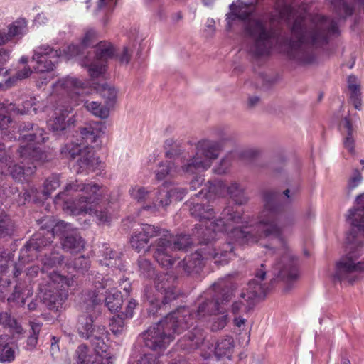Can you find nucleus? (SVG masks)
Returning <instances> with one entry per match:
<instances>
[{"label":"nucleus","mask_w":364,"mask_h":364,"mask_svg":"<svg viewBox=\"0 0 364 364\" xmlns=\"http://www.w3.org/2000/svg\"><path fill=\"white\" fill-rule=\"evenodd\" d=\"M235 4V10L245 23V31L250 41L247 51L255 57H264L277 48L299 64H310L314 55L307 44L322 46L332 36L339 34L336 20L307 11V5L302 4L297 9L293 4L278 0L279 18L291 25V37L284 38L278 34L272 23L264 17H251L254 9L241 0Z\"/></svg>","instance_id":"obj_1"},{"label":"nucleus","mask_w":364,"mask_h":364,"mask_svg":"<svg viewBox=\"0 0 364 364\" xmlns=\"http://www.w3.org/2000/svg\"><path fill=\"white\" fill-rule=\"evenodd\" d=\"M289 192V189L284 191L282 195L274 191L265 192L264 209L259 215L257 223L245 228L236 226L243 223L242 213L233 206L225 207L221 218L213 220L215 212L210 205L205 207L202 203L191 202L190 213L200 223L196 225L193 235L201 243L208 244L227 234L230 240L240 244L259 242L271 254L274 251L270 245L275 242L284 252H287V245L282 237V230L278 220L280 213L291 202Z\"/></svg>","instance_id":"obj_2"},{"label":"nucleus","mask_w":364,"mask_h":364,"mask_svg":"<svg viewBox=\"0 0 364 364\" xmlns=\"http://www.w3.org/2000/svg\"><path fill=\"white\" fill-rule=\"evenodd\" d=\"M70 224L58 222L51 230L41 227L39 231L20 250L19 262L14 264L13 274L17 277L23 271L24 264L38 257L39 253L50 246L55 235H62V247L70 253H77L83 250L85 241L77 230H72Z\"/></svg>","instance_id":"obj_3"},{"label":"nucleus","mask_w":364,"mask_h":364,"mask_svg":"<svg viewBox=\"0 0 364 364\" xmlns=\"http://www.w3.org/2000/svg\"><path fill=\"white\" fill-rule=\"evenodd\" d=\"M108 188L95 182L82 183L78 180L68 183L64 191L59 193L54 199L58 204L64 202L63 209L73 215L92 213V207L98 200L107 199Z\"/></svg>","instance_id":"obj_4"},{"label":"nucleus","mask_w":364,"mask_h":364,"mask_svg":"<svg viewBox=\"0 0 364 364\" xmlns=\"http://www.w3.org/2000/svg\"><path fill=\"white\" fill-rule=\"evenodd\" d=\"M188 317L191 319L190 311L188 309H181L173 311L163 318L154 326L149 327L141 333L144 346L156 352L164 351L174 339L175 334L181 333L188 328L189 320L181 323V317Z\"/></svg>","instance_id":"obj_5"},{"label":"nucleus","mask_w":364,"mask_h":364,"mask_svg":"<svg viewBox=\"0 0 364 364\" xmlns=\"http://www.w3.org/2000/svg\"><path fill=\"white\" fill-rule=\"evenodd\" d=\"M234 288L232 285L225 279H220L213 285V287L202 296L198 301V306L196 311L193 312L188 307L183 306L181 309H188L191 315V319H189L188 327L193 325L196 320H200L207 316L215 314L220 311V304L228 302L233 296ZM180 323H183L188 317H181Z\"/></svg>","instance_id":"obj_6"},{"label":"nucleus","mask_w":364,"mask_h":364,"mask_svg":"<svg viewBox=\"0 0 364 364\" xmlns=\"http://www.w3.org/2000/svg\"><path fill=\"white\" fill-rule=\"evenodd\" d=\"M34 124H28L21 130L19 140L21 144L18 149L19 157L22 162L33 164L34 162L44 163L52 159L51 151H43L37 144L45 143L48 140L43 129L38 127H34Z\"/></svg>","instance_id":"obj_7"},{"label":"nucleus","mask_w":364,"mask_h":364,"mask_svg":"<svg viewBox=\"0 0 364 364\" xmlns=\"http://www.w3.org/2000/svg\"><path fill=\"white\" fill-rule=\"evenodd\" d=\"M198 242L204 245L205 247L186 257L181 262V266L186 272L188 274L199 272L204 265V259L209 258H213L215 263L221 265L228 263L230 259V255L233 250V246L230 242L223 244V249L216 247L213 242L206 244L201 243L198 240Z\"/></svg>","instance_id":"obj_8"},{"label":"nucleus","mask_w":364,"mask_h":364,"mask_svg":"<svg viewBox=\"0 0 364 364\" xmlns=\"http://www.w3.org/2000/svg\"><path fill=\"white\" fill-rule=\"evenodd\" d=\"M221 151V143L208 139L200 140L196 144L195 154L183 161L182 170L190 174L206 171L213 161L219 156Z\"/></svg>","instance_id":"obj_9"},{"label":"nucleus","mask_w":364,"mask_h":364,"mask_svg":"<svg viewBox=\"0 0 364 364\" xmlns=\"http://www.w3.org/2000/svg\"><path fill=\"white\" fill-rule=\"evenodd\" d=\"M166 232L168 235L161 236L155 241L154 257L162 267H169L176 261V257L172 255V252L186 250L192 245L193 241L189 235L173 236L168 230Z\"/></svg>","instance_id":"obj_10"},{"label":"nucleus","mask_w":364,"mask_h":364,"mask_svg":"<svg viewBox=\"0 0 364 364\" xmlns=\"http://www.w3.org/2000/svg\"><path fill=\"white\" fill-rule=\"evenodd\" d=\"M48 277L47 284L41 287L42 301L49 309L58 311L68 299V279L55 271Z\"/></svg>","instance_id":"obj_11"},{"label":"nucleus","mask_w":364,"mask_h":364,"mask_svg":"<svg viewBox=\"0 0 364 364\" xmlns=\"http://www.w3.org/2000/svg\"><path fill=\"white\" fill-rule=\"evenodd\" d=\"M77 330L79 336L89 341L95 352L109 351V332L103 325L95 324L92 316L81 315L78 318Z\"/></svg>","instance_id":"obj_12"},{"label":"nucleus","mask_w":364,"mask_h":364,"mask_svg":"<svg viewBox=\"0 0 364 364\" xmlns=\"http://www.w3.org/2000/svg\"><path fill=\"white\" fill-rule=\"evenodd\" d=\"M266 274L264 264H262L255 272V279L250 281L247 287L240 293V300L232 304L231 311L233 314H237L240 311H250L254 306L255 299L265 296L267 288L261 282L264 279Z\"/></svg>","instance_id":"obj_13"},{"label":"nucleus","mask_w":364,"mask_h":364,"mask_svg":"<svg viewBox=\"0 0 364 364\" xmlns=\"http://www.w3.org/2000/svg\"><path fill=\"white\" fill-rule=\"evenodd\" d=\"M176 277L165 273H160L157 275L155 280L156 289L158 291L156 296H151L149 295V290H145V296L147 301L151 305L160 306L161 304L166 305L172 300L176 299L179 291L176 286Z\"/></svg>","instance_id":"obj_14"},{"label":"nucleus","mask_w":364,"mask_h":364,"mask_svg":"<svg viewBox=\"0 0 364 364\" xmlns=\"http://www.w3.org/2000/svg\"><path fill=\"white\" fill-rule=\"evenodd\" d=\"M360 256L356 252L350 251L342 257L336 262L334 279L341 282H353L357 279L358 273L364 272V260L358 261Z\"/></svg>","instance_id":"obj_15"},{"label":"nucleus","mask_w":364,"mask_h":364,"mask_svg":"<svg viewBox=\"0 0 364 364\" xmlns=\"http://www.w3.org/2000/svg\"><path fill=\"white\" fill-rule=\"evenodd\" d=\"M208 183H210L208 189L205 191L203 188L198 194H196V198L201 197L210 200L213 195L224 196L227 193L235 204L243 205L248 200L244 188L235 181L232 182L229 186H226L222 181L215 183L209 181Z\"/></svg>","instance_id":"obj_16"},{"label":"nucleus","mask_w":364,"mask_h":364,"mask_svg":"<svg viewBox=\"0 0 364 364\" xmlns=\"http://www.w3.org/2000/svg\"><path fill=\"white\" fill-rule=\"evenodd\" d=\"M60 56V50L47 44L41 45L33 50V69L36 73H49L54 70Z\"/></svg>","instance_id":"obj_17"},{"label":"nucleus","mask_w":364,"mask_h":364,"mask_svg":"<svg viewBox=\"0 0 364 364\" xmlns=\"http://www.w3.org/2000/svg\"><path fill=\"white\" fill-rule=\"evenodd\" d=\"M113 55L112 45L106 41H101L97 45L95 59L90 63L84 61L82 65L88 68V73L92 78H97L105 73L107 61Z\"/></svg>","instance_id":"obj_18"},{"label":"nucleus","mask_w":364,"mask_h":364,"mask_svg":"<svg viewBox=\"0 0 364 364\" xmlns=\"http://www.w3.org/2000/svg\"><path fill=\"white\" fill-rule=\"evenodd\" d=\"M168 235L166 229L161 228L149 224H142L141 230L136 231L130 238L132 247L137 252L149 251V245L151 238Z\"/></svg>","instance_id":"obj_19"},{"label":"nucleus","mask_w":364,"mask_h":364,"mask_svg":"<svg viewBox=\"0 0 364 364\" xmlns=\"http://www.w3.org/2000/svg\"><path fill=\"white\" fill-rule=\"evenodd\" d=\"M10 157L6 154L5 146L0 143V176L9 173L16 181L23 182L33 175L36 171L34 165L24 168L18 164H13Z\"/></svg>","instance_id":"obj_20"},{"label":"nucleus","mask_w":364,"mask_h":364,"mask_svg":"<svg viewBox=\"0 0 364 364\" xmlns=\"http://www.w3.org/2000/svg\"><path fill=\"white\" fill-rule=\"evenodd\" d=\"M186 193V190L182 188L173 187L168 189L164 183L159 189L151 204L145 205L144 209L153 212L157 211L160 208L168 206L171 203V198L177 201L181 200Z\"/></svg>","instance_id":"obj_21"},{"label":"nucleus","mask_w":364,"mask_h":364,"mask_svg":"<svg viewBox=\"0 0 364 364\" xmlns=\"http://www.w3.org/2000/svg\"><path fill=\"white\" fill-rule=\"evenodd\" d=\"M72 112L73 107L70 105H63L57 108L53 117L48 122L50 130L58 135L73 125L75 119L74 115H70Z\"/></svg>","instance_id":"obj_22"},{"label":"nucleus","mask_w":364,"mask_h":364,"mask_svg":"<svg viewBox=\"0 0 364 364\" xmlns=\"http://www.w3.org/2000/svg\"><path fill=\"white\" fill-rule=\"evenodd\" d=\"M76 364H112L113 356L109 351L105 353L95 352L90 353L88 347L82 344L80 345L76 351Z\"/></svg>","instance_id":"obj_23"},{"label":"nucleus","mask_w":364,"mask_h":364,"mask_svg":"<svg viewBox=\"0 0 364 364\" xmlns=\"http://www.w3.org/2000/svg\"><path fill=\"white\" fill-rule=\"evenodd\" d=\"M84 84L78 79L68 76L53 84V92L60 95H66L73 98L75 95H80V90L84 87Z\"/></svg>","instance_id":"obj_24"},{"label":"nucleus","mask_w":364,"mask_h":364,"mask_svg":"<svg viewBox=\"0 0 364 364\" xmlns=\"http://www.w3.org/2000/svg\"><path fill=\"white\" fill-rule=\"evenodd\" d=\"M26 33L27 23L26 20L17 19L7 26L6 31L0 29V46L12 41L14 38H22Z\"/></svg>","instance_id":"obj_25"},{"label":"nucleus","mask_w":364,"mask_h":364,"mask_svg":"<svg viewBox=\"0 0 364 364\" xmlns=\"http://www.w3.org/2000/svg\"><path fill=\"white\" fill-rule=\"evenodd\" d=\"M186 158H181L177 156L174 158V161L161 162L159 164L157 170L155 171L156 178L157 181H162L166 176L171 178L176 176L180 171H183L182 166Z\"/></svg>","instance_id":"obj_26"},{"label":"nucleus","mask_w":364,"mask_h":364,"mask_svg":"<svg viewBox=\"0 0 364 364\" xmlns=\"http://www.w3.org/2000/svg\"><path fill=\"white\" fill-rule=\"evenodd\" d=\"M97 38L98 35L96 31L92 28H87L85 31V34L80 41V45H70L68 46L66 50H64V53L68 58L80 56L82 53V48L92 45Z\"/></svg>","instance_id":"obj_27"},{"label":"nucleus","mask_w":364,"mask_h":364,"mask_svg":"<svg viewBox=\"0 0 364 364\" xmlns=\"http://www.w3.org/2000/svg\"><path fill=\"white\" fill-rule=\"evenodd\" d=\"M284 264H277L279 276L287 282L295 280L298 277L297 261L290 254L287 252L282 257Z\"/></svg>","instance_id":"obj_28"},{"label":"nucleus","mask_w":364,"mask_h":364,"mask_svg":"<svg viewBox=\"0 0 364 364\" xmlns=\"http://www.w3.org/2000/svg\"><path fill=\"white\" fill-rule=\"evenodd\" d=\"M105 126L102 122H94L80 128V133L85 144L88 146L97 142V139L105 134Z\"/></svg>","instance_id":"obj_29"},{"label":"nucleus","mask_w":364,"mask_h":364,"mask_svg":"<svg viewBox=\"0 0 364 364\" xmlns=\"http://www.w3.org/2000/svg\"><path fill=\"white\" fill-rule=\"evenodd\" d=\"M204 340L203 331L200 328L195 327L193 331L188 332L178 341V345L183 349L190 350L199 348Z\"/></svg>","instance_id":"obj_30"},{"label":"nucleus","mask_w":364,"mask_h":364,"mask_svg":"<svg viewBox=\"0 0 364 364\" xmlns=\"http://www.w3.org/2000/svg\"><path fill=\"white\" fill-rule=\"evenodd\" d=\"M235 341L232 336H225L218 339L215 343L214 353L218 358L230 359L234 352Z\"/></svg>","instance_id":"obj_31"},{"label":"nucleus","mask_w":364,"mask_h":364,"mask_svg":"<svg viewBox=\"0 0 364 364\" xmlns=\"http://www.w3.org/2000/svg\"><path fill=\"white\" fill-rule=\"evenodd\" d=\"M77 160V164L81 171L86 169H94L99 164V159L95 156L92 147L83 146V149Z\"/></svg>","instance_id":"obj_32"},{"label":"nucleus","mask_w":364,"mask_h":364,"mask_svg":"<svg viewBox=\"0 0 364 364\" xmlns=\"http://www.w3.org/2000/svg\"><path fill=\"white\" fill-rule=\"evenodd\" d=\"M7 335L0 336V361L2 363L11 362L15 358L16 345L9 341Z\"/></svg>","instance_id":"obj_33"},{"label":"nucleus","mask_w":364,"mask_h":364,"mask_svg":"<svg viewBox=\"0 0 364 364\" xmlns=\"http://www.w3.org/2000/svg\"><path fill=\"white\" fill-rule=\"evenodd\" d=\"M84 107L92 115L102 119L109 117L110 113V107L106 105H102L95 101H85Z\"/></svg>","instance_id":"obj_34"},{"label":"nucleus","mask_w":364,"mask_h":364,"mask_svg":"<svg viewBox=\"0 0 364 364\" xmlns=\"http://www.w3.org/2000/svg\"><path fill=\"white\" fill-rule=\"evenodd\" d=\"M340 129L343 134H346L343 145L350 153L354 151V139L353 138V128L348 117H346L340 124Z\"/></svg>","instance_id":"obj_35"},{"label":"nucleus","mask_w":364,"mask_h":364,"mask_svg":"<svg viewBox=\"0 0 364 364\" xmlns=\"http://www.w3.org/2000/svg\"><path fill=\"white\" fill-rule=\"evenodd\" d=\"M346 221L364 235V210L363 209L358 208L350 209L346 215Z\"/></svg>","instance_id":"obj_36"},{"label":"nucleus","mask_w":364,"mask_h":364,"mask_svg":"<svg viewBox=\"0 0 364 364\" xmlns=\"http://www.w3.org/2000/svg\"><path fill=\"white\" fill-rule=\"evenodd\" d=\"M348 87L350 92V100L357 109L361 107L360 86L358 78L355 75H350L348 78Z\"/></svg>","instance_id":"obj_37"},{"label":"nucleus","mask_w":364,"mask_h":364,"mask_svg":"<svg viewBox=\"0 0 364 364\" xmlns=\"http://www.w3.org/2000/svg\"><path fill=\"white\" fill-rule=\"evenodd\" d=\"M83 149V145L77 143H67L60 149V153L64 158L74 159L79 156Z\"/></svg>","instance_id":"obj_38"},{"label":"nucleus","mask_w":364,"mask_h":364,"mask_svg":"<svg viewBox=\"0 0 364 364\" xmlns=\"http://www.w3.org/2000/svg\"><path fill=\"white\" fill-rule=\"evenodd\" d=\"M105 305L111 312L118 311L122 305V296L121 292L116 291L108 294L105 298Z\"/></svg>","instance_id":"obj_39"},{"label":"nucleus","mask_w":364,"mask_h":364,"mask_svg":"<svg viewBox=\"0 0 364 364\" xmlns=\"http://www.w3.org/2000/svg\"><path fill=\"white\" fill-rule=\"evenodd\" d=\"M35 98L30 97L28 100H25L21 107L16 106V104L11 103V111L18 114H28L31 112H36L37 108L35 107Z\"/></svg>","instance_id":"obj_40"},{"label":"nucleus","mask_w":364,"mask_h":364,"mask_svg":"<svg viewBox=\"0 0 364 364\" xmlns=\"http://www.w3.org/2000/svg\"><path fill=\"white\" fill-rule=\"evenodd\" d=\"M100 201V200H98L95 204V205L92 207L93 211L91 213H85L95 216L100 224L109 223L111 220V215H110V213H109L108 209L107 208H105L104 209H102V208L97 209V205H98Z\"/></svg>","instance_id":"obj_41"},{"label":"nucleus","mask_w":364,"mask_h":364,"mask_svg":"<svg viewBox=\"0 0 364 364\" xmlns=\"http://www.w3.org/2000/svg\"><path fill=\"white\" fill-rule=\"evenodd\" d=\"M64 257L58 252H51L50 255H45L41 259L43 268H52L58 264H60L63 262Z\"/></svg>","instance_id":"obj_42"},{"label":"nucleus","mask_w":364,"mask_h":364,"mask_svg":"<svg viewBox=\"0 0 364 364\" xmlns=\"http://www.w3.org/2000/svg\"><path fill=\"white\" fill-rule=\"evenodd\" d=\"M31 333L27 339L26 349L31 350L36 347L38 343V334L41 325L39 323L31 322Z\"/></svg>","instance_id":"obj_43"},{"label":"nucleus","mask_w":364,"mask_h":364,"mask_svg":"<svg viewBox=\"0 0 364 364\" xmlns=\"http://www.w3.org/2000/svg\"><path fill=\"white\" fill-rule=\"evenodd\" d=\"M60 185V175L53 174L49 176L44 183L43 193L50 196V193L56 190Z\"/></svg>","instance_id":"obj_44"},{"label":"nucleus","mask_w":364,"mask_h":364,"mask_svg":"<svg viewBox=\"0 0 364 364\" xmlns=\"http://www.w3.org/2000/svg\"><path fill=\"white\" fill-rule=\"evenodd\" d=\"M129 193L133 199L139 203L144 202L149 195V191L146 188L140 186L131 187Z\"/></svg>","instance_id":"obj_45"},{"label":"nucleus","mask_w":364,"mask_h":364,"mask_svg":"<svg viewBox=\"0 0 364 364\" xmlns=\"http://www.w3.org/2000/svg\"><path fill=\"white\" fill-rule=\"evenodd\" d=\"M110 330L116 335H120L124 331L125 323L124 318L119 316H114L109 323Z\"/></svg>","instance_id":"obj_46"},{"label":"nucleus","mask_w":364,"mask_h":364,"mask_svg":"<svg viewBox=\"0 0 364 364\" xmlns=\"http://www.w3.org/2000/svg\"><path fill=\"white\" fill-rule=\"evenodd\" d=\"M117 92L114 87L105 85L102 87L101 95L106 100V105L111 107L114 105L117 99Z\"/></svg>","instance_id":"obj_47"},{"label":"nucleus","mask_w":364,"mask_h":364,"mask_svg":"<svg viewBox=\"0 0 364 364\" xmlns=\"http://www.w3.org/2000/svg\"><path fill=\"white\" fill-rule=\"evenodd\" d=\"M218 313H220L222 315L214 318L213 320V322L210 326V329L212 331H218L223 328H224L228 321V314L223 311L221 307L220 308V311H218Z\"/></svg>","instance_id":"obj_48"},{"label":"nucleus","mask_w":364,"mask_h":364,"mask_svg":"<svg viewBox=\"0 0 364 364\" xmlns=\"http://www.w3.org/2000/svg\"><path fill=\"white\" fill-rule=\"evenodd\" d=\"M6 316H8V318L4 319V323L2 326L10 328L11 331L13 333L21 334L23 331L21 325L19 323H18L16 319L11 318V315L7 312Z\"/></svg>","instance_id":"obj_49"},{"label":"nucleus","mask_w":364,"mask_h":364,"mask_svg":"<svg viewBox=\"0 0 364 364\" xmlns=\"http://www.w3.org/2000/svg\"><path fill=\"white\" fill-rule=\"evenodd\" d=\"M235 2L232 3L229 6V9L230 10V12L226 14V28L228 30H230L232 27L237 23L238 21H241L240 17L239 16L238 13L235 10Z\"/></svg>","instance_id":"obj_50"},{"label":"nucleus","mask_w":364,"mask_h":364,"mask_svg":"<svg viewBox=\"0 0 364 364\" xmlns=\"http://www.w3.org/2000/svg\"><path fill=\"white\" fill-rule=\"evenodd\" d=\"M12 223L6 215H0V238L10 235L12 231Z\"/></svg>","instance_id":"obj_51"},{"label":"nucleus","mask_w":364,"mask_h":364,"mask_svg":"<svg viewBox=\"0 0 364 364\" xmlns=\"http://www.w3.org/2000/svg\"><path fill=\"white\" fill-rule=\"evenodd\" d=\"M138 266L141 274L145 277H150L154 274V269L150 261L140 257L138 259Z\"/></svg>","instance_id":"obj_52"},{"label":"nucleus","mask_w":364,"mask_h":364,"mask_svg":"<svg viewBox=\"0 0 364 364\" xmlns=\"http://www.w3.org/2000/svg\"><path fill=\"white\" fill-rule=\"evenodd\" d=\"M332 4L338 9V11L344 16H349L353 14V8L349 6L344 0H331Z\"/></svg>","instance_id":"obj_53"},{"label":"nucleus","mask_w":364,"mask_h":364,"mask_svg":"<svg viewBox=\"0 0 364 364\" xmlns=\"http://www.w3.org/2000/svg\"><path fill=\"white\" fill-rule=\"evenodd\" d=\"M10 51L4 48H0V75H6L8 70L4 65L6 64L10 58Z\"/></svg>","instance_id":"obj_54"},{"label":"nucleus","mask_w":364,"mask_h":364,"mask_svg":"<svg viewBox=\"0 0 364 364\" xmlns=\"http://www.w3.org/2000/svg\"><path fill=\"white\" fill-rule=\"evenodd\" d=\"M31 73H32V71H31V68L28 66H25L23 69L18 70L16 73L15 77H14L13 78H10L9 80H7L6 82V84L8 86H10L11 84L15 81V80H22V79L27 78L28 77L30 76Z\"/></svg>","instance_id":"obj_55"},{"label":"nucleus","mask_w":364,"mask_h":364,"mask_svg":"<svg viewBox=\"0 0 364 364\" xmlns=\"http://www.w3.org/2000/svg\"><path fill=\"white\" fill-rule=\"evenodd\" d=\"M73 265L75 269L80 271H85L89 269L90 262L87 257L81 256L75 259Z\"/></svg>","instance_id":"obj_56"},{"label":"nucleus","mask_w":364,"mask_h":364,"mask_svg":"<svg viewBox=\"0 0 364 364\" xmlns=\"http://www.w3.org/2000/svg\"><path fill=\"white\" fill-rule=\"evenodd\" d=\"M230 161L229 160V158L228 156L223 158L218 166L214 168L213 171L214 173L222 175L225 173L229 169L230 166Z\"/></svg>","instance_id":"obj_57"},{"label":"nucleus","mask_w":364,"mask_h":364,"mask_svg":"<svg viewBox=\"0 0 364 364\" xmlns=\"http://www.w3.org/2000/svg\"><path fill=\"white\" fill-rule=\"evenodd\" d=\"M6 271L4 266L0 265V273ZM11 282L9 279H1L0 278V299L4 300L5 299L4 294L7 291V288L10 286Z\"/></svg>","instance_id":"obj_58"},{"label":"nucleus","mask_w":364,"mask_h":364,"mask_svg":"<svg viewBox=\"0 0 364 364\" xmlns=\"http://www.w3.org/2000/svg\"><path fill=\"white\" fill-rule=\"evenodd\" d=\"M105 259L106 260H109V263L105 262V264L107 266H113L114 264H117L116 260L119 257L118 254L111 249L106 248V252H105Z\"/></svg>","instance_id":"obj_59"},{"label":"nucleus","mask_w":364,"mask_h":364,"mask_svg":"<svg viewBox=\"0 0 364 364\" xmlns=\"http://www.w3.org/2000/svg\"><path fill=\"white\" fill-rule=\"evenodd\" d=\"M117 4V0H98L97 9H107L109 11L112 12Z\"/></svg>","instance_id":"obj_60"},{"label":"nucleus","mask_w":364,"mask_h":364,"mask_svg":"<svg viewBox=\"0 0 364 364\" xmlns=\"http://www.w3.org/2000/svg\"><path fill=\"white\" fill-rule=\"evenodd\" d=\"M136 364H159V362L151 353L144 354L137 360Z\"/></svg>","instance_id":"obj_61"},{"label":"nucleus","mask_w":364,"mask_h":364,"mask_svg":"<svg viewBox=\"0 0 364 364\" xmlns=\"http://www.w3.org/2000/svg\"><path fill=\"white\" fill-rule=\"evenodd\" d=\"M137 304L138 303L134 299H131L129 301L126 306L125 310L123 312L127 318H132L134 315V310L136 309Z\"/></svg>","instance_id":"obj_62"},{"label":"nucleus","mask_w":364,"mask_h":364,"mask_svg":"<svg viewBox=\"0 0 364 364\" xmlns=\"http://www.w3.org/2000/svg\"><path fill=\"white\" fill-rule=\"evenodd\" d=\"M132 54V52L127 47H124L122 53L118 55L119 62L123 64H128Z\"/></svg>","instance_id":"obj_63"},{"label":"nucleus","mask_w":364,"mask_h":364,"mask_svg":"<svg viewBox=\"0 0 364 364\" xmlns=\"http://www.w3.org/2000/svg\"><path fill=\"white\" fill-rule=\"evenodd\" d=\"M11 122V117L5 114V111L0 112V130L6 129Z\"/></svg>","instance_id":"obj_64"}]
</instances>
